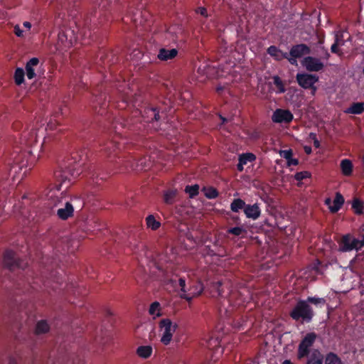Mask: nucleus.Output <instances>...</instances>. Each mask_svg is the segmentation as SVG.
I'll return each mask as SVG.
<instances>
[{"label": "nucleus", "instance_id": "bb28decb", "mask_svg": "<svg viewBox=\"0 0 364 364\" xmlns=\"http://www.w3.org/2000/svg\"><path fill=\"white\" fill-rule=\"evenodd\" d=\"M153 349L151 346H141L136 349V354L141 358H148L151 356Z\"/></svg>", "mask_w": 364, "mask_h": 364}, {"label": "nucleus", "instance_id": "bf43d9fd", "mask_svg": "<svg viewBox=\"0 0 364 364\" xmlns=\"http://www.w3.org/2000/svg\"><path fill=\"white\" fill-rule=\"evenodd\" d=\"M309 137L310 139H311L312 141H314L315 139H317V136H316V133H314V132H311L309 133Z\"/></svg>", "mask_w": 364, "mask_h": 364}, {"label": "nucleus", "instance_id": "e2e57ef3", "mask_svg": "<svg viewBox=\"0 0 364 364\" xmlns=\"http://www.w3.org/2000/svg\"><path fill=\"white\" fill-rule=\"evenodd\" d=\"M325 204L327 205L328 207H329V205H331V200L330 198H326Z\"/></svg>", "mask_w": 364, "mask_h": 364}, {"label": "nucleus", "instance_id": "a18cd8bd", "mask_svg": "<svg viewBox=\"0 0 364 364\" xmlns=\"http://www.w3.org/2000/svg\"><path fill=\"white\" fill-rule=\"evenodd\" d=\"M136 166L139 167L141 170H146L149 168V165L146 164V158H141L139 159L136 163Z\"/></svg>", "mask_w": 364, "mask_h": 364}, {"label": "nucleus", "instance_id": "e433bc0d", "mask_svg": "<svg viewBox=\"0 0 364 364\" xmlns=\"http://www.w3.org/2000/svg\"><path fill=\"white\" fill-rule=\"evenodd\" d=\"M273 82L274 85L277 88V92L278 93H284L286 92V89L284 87V83L282 80V79L278 76L275 75L272 77Z\"/></svg>", "mask_w": 364, "mask_h": 364}, {"label": "nucleus", "instance_id": "37998d69", "mask_svg": "<svg viewBox=\"0 0 364 364\" xmlns=\"http://www.w3.org/2000/svg\"><path fill=\"white\" fill-rule=\"evenodd\" d=\"M310 177H311V173L306 171L297 172L294 175V178L297 181H301L302 180L310 178Z\"/></svg>", "mask_w": 364, "mask_h": 364}, {"label": "nucleus", "instance_id": "603ef678", "mask_svg": "<svg viewBox=\"0 0 364 364\" xmlns=\"http://www.w3.org/2000/svg\"><path fill=\"white\" fill-rule=\"evenodd\" d=\"M335 41H338L339 46L344 45L343 36L342 34L336 33L335 36Z\"/></svg>", "mask_w": 364, "mask_h": 364}, {"label": "nucleus", "instance_id": "f257e3e1", "mask_svg": "<svg viewBox=\"0 0 364 364\" xmlns=\"http://www.w3.org/2000/svg\"><path fill=\"white\" fill-rule=\"evenodd\" d=\"M126 103L131 104L133 107H136V111L133 113V116L130 119H119L116 120L113 124L112 128L116 133V135L112 139L104 142L101 144V151H104L108 156L112 157L118 156L121 150L122 143L119 139H121L122 135V130L127 129L134 133H139L144 129L145 124L142 122H139L136 117L140 114L144 123H156V129H158V122L160 119L159 109L156 107L149 105L144 108L143 110H139L138 107L140 106L142 100L140 95H135L132 97V99L126 100Z\"/></svg>", "mask_w": 364, "mask_h": 364}, {"label": "nucleus", "instance_id": "c756f323", "mask_svg": "<svg viewBox=\"0 0 364 364\" xmlns=\"http://www.w3.org/2000/svg\"><path fill=\"white\" fill-rule=\"evenodd\" d=\"M246 205L247 204L241 198H235L232 201L230 204V210L232 212L238 213L240 210L243 209L244 210Z\"/></svg>", "mask_w": 364, "mask_h": 364}, {"label": "nucleus", "instance_id": "f03ea898", "mask_svg": "<svg viewBox=\"0 0 364 364\" xmlns=\"http://www.w3.org/2000/svg\"><path fill=\"white\" fill-rule=\"evenodd\" d=\"M87 153L85 156L83 154L80 155L77 153L73 154L71 159L54 171L55 188L58 191L60 190L63 183L66 181H70V177L75 178L81 174L83 176L89 177L96 184H100V180H105L107 174L101 173L99 167L95 164H87Z\"/></svg>", "mask_w": 364, "mask_h": 364}, {"label": "nucleus", "instance_id": "aec40b11", "mask_svg": "<svg viewBox=\"0 0 364 364\" xmlns=\"http://www.w3.org/2000/svg\"><path fill=\"white\" fill-rule=\"evenodd\" d=\"M178 50L176 48L172 49H166L162 48L159 49L157 58L161 61H167L168 60H172L176 58L178 55Z\"/></svg>", "mask_w": 364, "mask_h": 364}, {"label": "nucleus", "instance_id": "09e8293b", "mask_svg": "<svg viewBox=\"0 0 364 364\" xmlns=\"http://www.w3.org/2000/svg\"><path fill=\"white\" fill-rule=\"evenodd\" d=\"M196 11L197 14H199L204 17H208V16L207 9L205 7H198Z\"/></svg>", "mask_w": 364, "mask_h": 364}, {"label": "nucleus", "instance_id": "7c9ffc66", "mask_svg": "<svg viewBox=\"0 0 364 364\" xmlns=\"http://www.w3.org/2000/svg\"><path fill=\"white\" fill-rule=\"evenodd\" d=\"M325 364H343L341 358L333 352L328 353L325 356Z\"/></svg>", "mask_w": 364, "mask_h": 364}, {"label": "nucleus", "instance_id": "0e129e2a", "mask_svg": "<svg viewBox=\"0 0 364 364\" xmlns=\"http://www.w3.org/2000/svg\"><path fill=\"white\" fill-rule=\"evenodd\" d=\"M224 87L223 86H218L216 87V91L218 93H221V92L223 90Z\"/></svg>", "mask_w": 364, "mask_h": 364}, {"label": "nucleus", "instance_id": "f8f14e48", "mask_svg": "<svg viewBox=\"0 0 364 364\" xmlns=\"http://www.w3.org/2000/svg\"><path fill=\"white\" fill-rule=\"evenodd\" d=\"M296 81L299 86L304 89H312L315 92L316 90L314 84L318 80V77L316 75L308 73H297L296 76Z\"/></svg>", "mask_w": 364, "mask_h": 364}, {"label": "nucleus", "instance_id": "a878e982", "mask_svg": "<svg viewBox=\"0 0 364 364\" xmlns=\"http://www.w3.org/2000/svg\"><path fill=\"white\" fill-rule=\"evenodd\" d=\"M146 225L151 230H157L161 225V222L156 220L154 215H149L145 218Z\"/></svg>", "mask_w": 364, "mask_h": 364}, {"label": "nucleus", "instance_id": "864d4df0", "mask_svg": "<svg viewBox=\"0 0 364 364\" xmlns=\"http://www.w3.org/2000/svg\"><path fill=\"white\" fill-rule=\"evenodd\" d=\"M14 33L18 37L23 36V31L20 28L19 26L16 25L14 27Z\"/></svg>", "mask_w": 364, "mask_h": 364}, {"label": "nucleus", "instance_id": "cd10ccee", "mask_svg": "<svg viewBox=\"0 0 364 364\" xmlns=\"http://www.w3.org/2000/svg\"><path fill=\"white\" fill-rule=\"evenodd\" d=\"M352 209L356 215H362L364 213V201L355 198L352 202Z\"/></svg>", "mask_w": 364, "mask_h": 364}, {"label": "nucleus", "instance_id": "423d86ee", "mask_svg": "<svg viewBox=\"0 0 364 364\" xmlns=\"http://www.w3.org/2000/svg\"><path fill=\"white\" fill-rule=\"evenodd\" d=\"M93 108L99 114L103 115L106 112V109L109 105V102H107V94L105 92H102V85L95 89L93 91Z\"/></svg>", "mask_w": 364, "mask_h": 364}, {"label": "nucleus", "instance_id": "393cba45", "mask_svg": "<svg viewBox=\"0 0 364 364\" xmlns=\"http://www.w3.org/2000/svg\"><path fill=\"white\" fill-rule=\"evenodd\" d=\"M323 356L318 350H315L308 358L306 364H323Z\"/></svg>", "mask_w": 364, "mask_h": 364}, {"label": "nucleus", "instance_id": "2f4dec72", "mask_svg": "<svg viewBox=\"0 0 364 364\" xmlns=\"http://www.w3.org/2000/svg\"><path fill=\"white\" fill-rule=\"evenodd\" d=\"M204 290V286L200 282H197L193 285L188 289V291L193 294V296L196 297L202 294Z\"/></svg>", "mask_w": 364, "mask_h": 364}, {"label": "nucleus", "instance_id": "a19ab883", "mask_svg": "<svg viewBox=\"0 0 364 364\" xmlns=\"http://www.w3.org/2000/svg\"><path fill=\"white\" fill-rule=\"evenodd\" d=\"M227 232L228 234H231V235H233L235 236H240L242 234H246L247 233V230L245 228H244L243 227H234V228H229L228 230H227Z\"/></svg>", "mask_w": 364, "mask_h": 364}, {"label": "nucleus", "instance_id": "2eb2a0df", "mask_svg": "<svg viewBox=\"0 0 364 364\" xmlns=\"http://www.w3.org/2000/svg\"><path fill=\"white\" fill-rule=\"evenodd\" d=\"M302 65L309 72H318L324 67L323 63L318 58L311 56L305 57L302 61Z\"/></svg>", "mask_w": 364, "mask_h": 364}, {"label": "nucleus", "instance_id": "0eeeda50", "mask_svg": "<svg viewBox=\"0 0 364 364\" xmlns=\"http://www.w3.org/2000/svg\"><path fill=\"white\" fill-rule=\"evenodd\" d=\"M77 41V36L73 30L70 28L60 29L58 33V46L62 50L70 48Z\"/></svg>", "mask_w": 364, "mask_h": 364}, {"label": "nucleus", "instance_id": "a211bd4d", "mask_svg": "<svg viewBox=\"0 0 364 364\" xmlns=\"http://www.w3.org/2000/svg\"><path fill=\"white\" fill-rule=\"evenodd\" d=\"M244 213L247 218L255 220L259 218L261 209L257 203L253 205L247 204L245 206Z\"/></svg>", "mask_w": 364, "mask_h": 364}, {"label": "nucleus", "instance_id": "1a4fd4ad", "mask_svg": "<svg viewBox=\"0 0 364 364\" xmlns=\"http://www.w3.org/2000/svg\"><path fill=\"white\" fill-rule=\"evenodd\" d=\"M317 335L314 332L308 333L302 338L298 346L297 357L299 359L307 357L310 353V348L316 341Z\"/></svg>", "mask_w": 364, "mask_h": 364}, {"label": "nucleus", "instance_id": "6e6d98bb", "mask_svg": "<svg viewBox=\"0 0 364 364\" xmlns=\"http://www.w3.org/2000/svg\"><path fill=\"white\" fill-rule=\"evenodd\" d=\"M178 284L180 286V287H186V280L184 278H182L181 277L179 279H178Z\"/></svg>", "mask_w": 364, "mask_h": 364}, {"label": "nucleus", "instance_id": "79ce46f5", "mask_svg": "<svg viewBox=\"0 0 364 364\" xmlns=\"http://www.w3.org/2000/svg\"><path fill=\"white\" fill-rule=\"evenodd\" d=\"M305 301H307V304L311 303L315 305L324 304L326 302L323 298H318L316 296H308Z\"/></svg>", "mask_w": 364, "mask_h": 364}, {"label": "nucleus", "instance_id": "39448f33", "mask_svg": "<svg viewBox=\"0 0 364 364\" xmlns=\"http://www.w3.org/2000/svg\"><path fill=\"white\" fill-rule=\"evenodd\" d=\"M227 301L232 306H239L243 305L251 299L250 291L247 287L237 289H229L227 291Z\"/></svg>", "mask_w": 364, "mask_h": 364}, {"label": "nucleus", "instance_id": "4468645a", "mask_svg": "<svg viewBox=\"0 0 364 364\" xmlns=\"http://www.w3.org/2000/svg\"><path fill=\"white\" fill-rule=\"evenodd\" d=\"M294 115L289 109H276L272 115V121L277 124H289L292 122Z\"/></svg>", "mask_w": 364, "mask_h": 364}, {"label": "nucleus", "instance_id": "58836bf2", "mask_svg": "<svg viewBox=\"0 0 364 364\" xmlns=\"http://www.w3.org/2000/svg\"><path fill=\"white\" fill-rule=\"evenodd\" d=\"M203 190L205 191V196L208 199L216 198L219 195L217 189L213 187H208L207 188H205Z\"/></svg>", "mask_w": 364, "mask_h": 364}, {"label": "nucleus", "instance_id": "8fccbe9b", "mask_svg": "<svg viewBox=\"0 0 364 364\" xmlns=\"http://www.w3.org/2000/svg\"><path fill=\"white\" fill-rule=\"evenodd\" d=\"M338 41H335L331 47V51L333 53L339 54V49H338Z\"/></svg>", "mask_w": 364, "mask_h": 364}, {"label": "nucleus", "instance_id": "4c0bfd02", "mask_svg": "<svg viewBox=\"0 0 364 364\" xmlns=\"http://www.w3.org/2000/svg\"><path fill=\"white\" fill-rule=\"evenodd\" d=\"M255 159L256 156L252 153L242 154L239 156V161L244 165H246L248 162L255 161Z\"/></svg>", "mask_w": 364, "mask_h": 364}, {"label": "nucleus", "instance_id": "5701e85b", "mask_svg": "<svg viewBox=\"0 0 364 364\" xmlns=\"http://www.w3.org/2000/svg\"><path fill=\"white\" fill-rule=\"evenodd\" d=\"M344 201L345 200L343 196L340 193L337 192L333 201V205H329V210L331 213H337L341 208Z\"/></svg>", "mask_w": 364, "mask_h": 364}, {"label": "nucleus", "instance_id": "ddd939ff", "mask_svg": "<svg viewBox=\"0 0 364 364\" xmlns=\"http://www.w3.org/2000/svg\"><path fill=\"white\" fill-rule=\"evenodd\" d=\"M230 284L228 282H222L220 281L213 282L209 287V291L213 297H222L226 299L227 291H229Z\"/></svg>", "mask_w": 364, "mask_h": 364}, {"label": "nucleus", "instance_id": "20e7f679", "mask_svg": "<svg viewBox=\"0 0 364 364\" xmlns=\"http://www.w3.org/2000/svg\"><path fill=\"white\" fill-rule=\"evenodd\" d=\"M289 316L296 321L310 323L314 316V312L306 301L300 299L290 311Z\"/></svg>", "mask_w": 364, "mask_h": 364}, {"label": "nucleus", "instance_id": "412c9836", "mask_svg": "<svg viewBox=\"0 0 364 364\" xmlns=\"http://www.w3.org/2000/svg\"><path fill=\"white\" fill-rule=\"evenodd\" d=\"M267 53L277 61H281L283 59L288 60V53L282 52L276 46H270L267 48Z\"/></svg>", "mask_w": 364, "mask_h": 364}, {"label": "nucleus", "instance_id": "f3484780", "mask_svg": "<svg viewBox=\"0 0 364 364\" xmlns=\"http://www.w3.org/2000/svg\"><path fill=\"white\" fill-rule=\"evenodd\" d=\"M73 205L69 201H66L64 204V206L60 207L57 210L58 217L63 220H68L69 218L72 217L73 215Z\"/></svg>", "mask_w": 364, "mask_h": 364}, {"label": "nucleus", "instance_id": "69168bd1", "mask_svg": "<svg viewBox=\"0 0 364 364\" xmlns=\"http://www.w3.org/2000/svg\"><path fill=\"white\" fill-rule=\"evenodd\" d=\"M359 245H360V247H360V249H361L363 247H364V235H363V239H362L361 240H360V243H359Z\"/></svg>", "mask_w": 364, "mask_h": 364}, {"label": "nucleus", "instance_id": "680f3d73", "mask_svg": "<svg viewBox=\"0 0 364 364\" xmlns=\"http://www.w3.org/2000/svg\"><path fill=\"white\" fill-rule=\"evenodd\" d=\"M23 26L28 29H30L31 27V24L28 21H24Z\"/></svg>", "mask_w": 364, "mask_h": 364}, {"label": "nucleus", "instance_id": "5fc2aeb1", "mask_svg": "<svg viewBox=\"0 0 364 364\" xmlns=\"http://www.w3.org/2000/svg\"><path fill=\"white\" fill-rule=\"evenodd\" d=\"M58 123L53 122L52 119L50 120V122L48 123L47 127L49 129H54L56 127V124Z\"/></svg>", "mask_w": 364, "mask_h": 364}, {"label": "nucleus", "instance_id": "f704fd0d", "mask_svg": "<svg viewBox=\"0 0 364 364\" xmlns=\"http://www.w3.org/2000/svg\"><path fill=\"white\" fill-rule=\"evenodd\" d=\"M200 186L198 184L192 185V186H186L185 187V192L188 194L191 198H195L199 193Z\"/></svg>", "mask_w": 364, "mask_h": 364}, {"label": "nucleus", "instance_id": "3c124183", "mask_svg": "<svg viewBox=\"0 0 364 364\" xmlns=\"http://www.w3.org/2000/svg\"><path fill=\"white\" fill-rule=\"evenodd\" d=\"M287 164L288 166H297L299 164V159H294L292 156L290 158V159H288L287 161Z\"/></svg>", "mask_w": 364, "mask_h": 364}, {"label": "nucleus", "instance_id": "4be33fe9", "mask_svg": "<svg viewBox=\"0 0 364 364\" xmlns=\"http://www.w3.org/2000/svg\"><path fill=\"white\" fill-rule=\"evenodd\" d=\"M10 194L9 183L4 181L0 185V210L4 208V201Z\"/></svg>", "mask_w": 364, "mask_h": 364}, {"label": "nucleus", "instance_id": "9b49d317", "mask_svg": "<svg viewBox=\"0 0 364 364\" xmlns=\"http://www.w3.org/2000/svg\"><path fill=\"white\" fill-rule=\"evenodd\" d=\"M311 53L310 48L304 43L293 46L288 53V61L290 64L295 65L297 64V58H301L304 55H308Z\"/></svg>", "mask_w": 364, "mask_h": 364}, {"label": "nucleus", "instance_id": "9d476101", "mask_svg": "<svg viewBox=\"0 0 364 364\" xmlns=\"http://www.w3.org/2000/svg\"><path fill=\"white\" fill-rule=\"evenodd\" d=\"M360 240L354 238L350 234H346L342 237L339 242L338 251L341 252H350L353 250H360Z\"/></svg>", "mask_w": 364, "mask_h": 364}, {"label": "nucleus", "instance_id": "6ab92c4d", "mask_svg": "<svg viewBox=\"0 0 364 364\" xmlns=\"http://www.w3.org/2000/svg\"><path fill=\"white\" fill-rule=\"evenodd\" d=\"M39 59L38 58H31L26 64L25 66V73L28 80L33 79L36 76L35 67L39 65Z\"/></svg>", "mask_w": 364, "mask_h": 364}, {"label": "nucleus", "instance_id": "4d7b16f0", "mask_svg": "<svg viewBox=\"0 0 364 364\" xmlns=\"http://www.w3.org/2000/svg\"><path fill=\"white\" fill-rule=\"evenodd\" d=\"M304 152L306 154H311V152H312V149H311V147L309 146H305L304 147Z\"/></svg>", "mask_w": 364, "mask_h": 364}, {"label": "nucleus", "instance_id": "6e6552de", "mask_svg": "<svg viewBox=\"0 0 364 364\" xmlns=\"http://www.w3.org/2000/svg\"><path fill=\"white\" fill-rule=\"evenodd\" d=\"M159 327L163 331L161 342L164 345H168L172 339L173 333L178 328L176 323H173L169 318H163L159 321Z\"/></svg>", "mask_w": 364, "mask_h": 364}, {"label": "nucleus", "instance_id": "473e14b6", "mask_svg": "<svg viewBox=\"0 0 364 364\" xmlns=\"http://www.w3.org/2000/svg\"><path fill=\"white\" fill-rule=\"evenodd\" d=\"M50 328L46 321L41 320L36 323V334L46 333L49 331Z\"/></svg>", "mask_w": 364, "mask_h": 364}, {"label": "nucleus", "instance_id": "de8ad7c7", "mask_svg": "<svg viewBox=\"0 0 364 364\" xmlns=\"http://www.w3.org/2000/svg\"><path fill=\"white\" fill-rule=\"evenodd\" d=\"M50 197L52 200H53V207H57L58 205H60L63 202L62 200L56 196L51 195Z\"/></svg>", "mask_w": 364, "mask_h": 364}, {"label": "nucleus", "instance_id": "052dcab7", "mask_svg": "<svg viewBox=\"0 0 364 364\" xmlns=\"http://www.w3.org/2000/svg\"><path fill=\"white\" fill-rule=\"evenodd\" d=\"M314 142V146L316 147V148H319L320 146H321V144H320V141L318 139H315L314 141H313Z\"/></svg>", "mask_w": 364, "mask_h": 364}, {"label": "nucleus", "instance_id": "c85d7f7f", "mask_svg": "<svg viewBox=\"0 0 364 364\" xmlns=\"http://www.w3.org/2000/svg\"><path fill=\"white\" fill-rule=\"evenodd\" d=\"M364 112L363 102H354L346 110L347 113L360 114Z\"/></svg>", "mask_w": 364, "mask_h": 364}, {"label": "nucleus", "instance_id": "7ed1b4c3", "mask_svg": "<svg viewBox=\"0 0 364 364\" xmlns=\"http://www.w3.org/2000/svg\"><path fill=\"white\" fill-rule=\"evenodd\" d=\"M3 264L4 267L10 272H17L16 278L12 279L14 286L16 289L26 292L28 290L29 287L33 289H36L32 284L36 283L33 277L26 278V274H28L30 272L29 269H26L28 266L27 262L20 259L16 252L11 250H6L4 253Z\"/></svg>", "mask_w": 364, "mask_h": 364}, {"label": "nucleus", "instance_id": "13d9d810", "mask_svg": "<svg viewBox=\"0 0 364 364\" xmlns=\"http://www.w3.org/2000/svg\"><path fill=\"white\" fill-rule=\"evenodd\" d=\"M237 169L239 171H242L243 169H244V164H241V162L239 161L237 165Z\"/></svg>", "mask_w": 364, "mask_h": 364}, {"label": "nucleus", "instance_id": "49530a36", "mask_svg": "<svg viewBox=\"0 0 364 364\" xmlns=\"http://www.w3.org/2000/svg\"><path fill=\"white\" fill-rule=\"evenodd\" d=\"M180 296L181 299H185L188 302L191 301L192 299L195 297L193 296L192 294H191V292H188L187 294H181Z\"/></svg>", "mask_w": 364, "mask_h": 364}, {"label": "nucleus", "instance_id": "774afa93", "mask_svg": "<svg viewBox=\"0 0 364 364\" xmlns=\"http://www.w3.org/2000/svg\"><path fill=\"white\" fill-rule=\"evenodd\" d=\"M282 364H293V363H292L291 362V360H285L282 363Z\"/></svg>", "mask_w": 364, "mask_h": 364}, {"label": "nucleus", "instance_id": "ea45409f", "mask_svg": "<svg viewBox=\"0 0 364 364\" xmlns=\"http://www.w3.org/2000/svg\"><path fill=\"white\" fill-rule=\"evenodd\" d=\"M160 304L158 301L153 302L149 307V313L152 316H160Z\"/></svg>", "mask_w": 364, "mask_h": 364}, {"label": "nucleus", "instance_id": "c03bdc74", "mask_svg": "<svg viewBox=\"0 0 364 364\" xmlns=\"http://www.w3.org/2000/svg\"><path fill=\"white\" fill-rule=\"evenodd\" d=\"M279 155L287 161L288 159H290L291 156H293V151L291 149L280 150Z\"/></svg>", "mask_w": 364, "mask_h": 364}, {"label": "nucleus", "instance_id": "c9c22d12", "mask_svg": "<svg viewBox=\"0 0 364 364\" xmlns=\"http://www.w3.org/2000/svg\"><path fill=\"white\" fill-rule=\"evenodd\" d=\"M176 196V191L168 190L164 194V200L166 204H173Z\"/></svg>", "mask_w": 364, "mask_h": 364}, {"label": "nucleus", "instance_id": "b1692460", "mask_svg": "<svg viewBox=\"0 0 364 364\" xmlns=\"http://www.w3.org/2000/svg\"><path fill=\"white\" fill-rule=\"evenodd\" d=\"M341 173L346 176H350L353 173V165L350 159H345L341 160L340 164Z\"/></svg>", "mask_w": 364, "mask_h": 364}, {"label": "nucleus", "instance_id": "dca6fc26", "mask_svg": "<svg viewBox=\"0 0 364 364\" xmlns=\"http://www.w3.org/2000/svg\"><path fill=\"white\" fill-rule=\"evenodd\" d=\"M38 141V132L36 129L24 130L21 134V144L27 146H33Z\"/></svg>", "mask_w": 364, "mask_h": 364}, {"label": "nucleus", "instance_id": "338daca9", "mask_svg": "<svg viewBox=\"0 0 364 364\" xmlns=\"http://www.w3.org/2000/svg\"><path fill=\"white\" fill-rule=\"evenodd\" d=\"M9 364H17V363H16V361L15 360L14 358H11L10 360H9Z\"/></svg>", "mask_w": 364, "mask_h": 364}, {"label": "nucleus", "instance_id": "72a5a7b5", "mask_svg": "<svg viewBox=\"0 0 364 364\" xmlns=\"http://www.w3.org/2000/svg\"><path fill=\"white\" fill-rule=\"evenodd\" d=\"M25 71L21 68H17L14 73V80L16 85H20L24 82Z\"/></svg>", "mask_w": 364, "mask_h": 364}]
</instances>
